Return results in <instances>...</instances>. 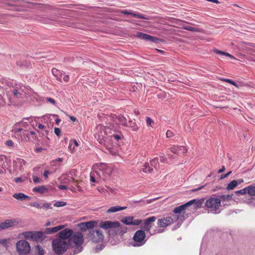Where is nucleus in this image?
<instances>
[{
  "label": "nucleus",
  "instance_id": "17",
  "mask_svg": "<svg viewBox=\"0 0 255 255\" xmlns=\"http://www.w3.org/2000/svg\"><path fill=\"white\" fill-rule=\"evenodd\" d=\"M171 152L180 155L187 152V150L184 146H173L170 148Z\"/></svg>",
  "mask_w": 255,
  "mask_h": 255
},
{
  "label": "nucleus",
  "instance_id": "2",
  "mask_svg": "<svg viewBox=\"0 0 255 255\" xmlns=\"http://www.w3.org/2000/svg\"><path fill=\"white\" fill-rule=\"evenodd\" d=\"M84 238L82 233L80 231L73 232L72 235L68 240V244L74 249V254L82 252Z\"/></svg>",
  "mask_w": 255,
  "mask_h": 255
},
{
  "label": "nucleus",
  "instance_id": "9",
  "mask_svg": "<svg viewBox=\"0 0 255 255\" xmlns=\"http://www.w3.org/2000/svg\"><path fill=\"white\" fill-rule=\"evenodd\" d=\"M123 138V135L121 132L113 133L111 130L109 135V142L107 143L109 145H114V144H118V142L120 140H122Z\"/></svg>",
  "mask_w": 255,
  "mask_h": 255
},
{
  "label": "nucleus",
  "instance_id": "19",
  "mask_svg": "<svg viewBox=\"0 0 255 255\" xmlns=\"http://www.w3.org/2000/svg\"><path fill=\"white\" fill-rule=\"evenodd\" d=\"M14 167L21 170L23 169V166L25 164V161L21 158H17L13 161Z\"/></svg>",
  "mask_w": 255,
  "mask_h": 255
},
{
  "label": "nucleus",
  "instance_id": "57",
  "mask_svg": "<svg viewBox=\"0 0 255 255\" xmlns=\"http://www.w3.org/2000/svg\"><path fill=\"white\" fill-rule=\"evenodd\" d=\"M14 181L16 183H20L23 182L24 180L21 177H17L14 179Z\"/></svg>",
  "mask_w": 255,
  "mask_h": 255
},
{
  "label": "nucleus",
  "instance_id": "22",
  "mask_svg": "<svg viewBox=\"0 0 255 255\" xmlns=\"http://www.w3.org/2000/svg\"><path fill=\"white\" fill-rule=\"evenodd\" d=\"M12 197L19 201L29 200L30 197L22 193H17L13 194Z\"/></svg>",
  "mask_w": 255,
  "mask_h": 255
},
{
  "label": "nucleus",
  "instance_id": "25",
  "mask_svg": "<svg viewBox=\"0 0 255 255\" xmlns=\"http://www.w3.org/2000/svg\"><path fill=\"white\" fill-rule=\"evenodd\" d=\"M136 36L137 37L146 41H149L150 39L152 38L151 35L140 32H138L137 33Z\"/></svg>",
  "mask_w": 255,
  "mask_h": 255
},
{
  "label": "nucleus",
  "instance_id": "36",
  "mask_svg": "<svg viewBox=\"0 0 255 255\" xmlns=\"http://www.w3.org/2000/svg\"><path fill=\"white\" fill-rule=\"evenodd\" d=\"M150 163L152 166H153L155 169L157 170L159 165L158 159L157 157L154 158L150 160Z\"/></svg>",
  "mask_w": 255,
  "mask_h": 255
},
{
  "label": "nucleus",
  "instance_id": "54",
  "mask_svg": "<svg viewBox=\"0 0 255 255\" xmlns=\"http://www.w3.org/2000/svg\"><path fill=\"white\" fill-rule=\"evenodd\" d=\"M3 162V159L2 157L0 156V174L3 173V170L2 168V164Z\"/></svg>",
  "mask_w": 255,
  "mask_h": 255
},
{
  "label": "nucleus",
  "instance_id": "16",
  "mask_svg": "<svg viewBox=\"0 0 255 255\" xmlns=\"http://www.w3.org/2000/svg\"><path fill=\"white\" fill-rule=\"evenodd\" d=\"M196 201L195 199H193L190 200V201L187 202L186 203L180 205L176 207L174 210L173 212L175 214L180 213L182 211L184 210L188 207L190 206L191 205L193 204V203Z\"/></svg>",
  "mask_w": 255,
  "mask_h": 255
},
{
  "label": "nucleus",
  "instance_id": "13",
  "mask_svg": "<svg viewBox=\"0 0 255 255\" xmlns=\"http://www.w3.org/2000/svg\"><path fill=\"white\" fill-rule=\"evenodd\" d=\"M73 231L69 228L65 229L58 233L59 239L65 241L69 239L72 235Z\"/></svg>",
  "mask_w": 255,
  "mask_h": 255
},
{
  "label": "nucleus",
  "instance_id": "59",
  "mask_svg": "<svg viewBox=\"0 0 255 255\" xmlns=\"http://www.w3.org/2000/svg\"><path fill=\"white\" fill-rule=\"evenodd\" d=\"M5 144L8 146H11L13 145V142L11 140H8L6 141Z\"/></svg>",
  "mask_w": 255,
  "mask_h": 255
},
{
  "label": "nucleus",
  "instance_id": "30",
  "mask_svg": "<svg viewBox=\"0 0 255 255\" xmlns=\"http://www.w3.org/2000/svg\"><path fill=\"white\" fill-rule=\"evenodd\" d=\"M76 172L77 171L75 169H72L67 173L66 175L68 178H71L72 182H76L73 177L76 175Z\"/></svg>",
  "mask_w": 255,
  "mask_h": 255
},
{
  "label": "nucleus",
  "instance_id": "33",
  "mask_svg": "<svg viewBox=\"0 0 255 255\" xmlns=\"http://www.w3.org/2000/svg\"><path fill=\"white\" fill-rule=\"evenodd\" d=\"M247 193L251 196H255V186L250 185L247 187Z\"/></svg>",
  "mask_w": 255,
  "mask_h": 255
},
{
  "label": "nucleus",
  "instance_id": "14",
  "mask_svg": "<svg viewBox=\"0 0 255 255\" xmlns=\"http://www.w3.org/2000/svg\"><path fill=\"white\" fill-rule=\"evenodd\" d=\"M173 219L170 217H166L158 220V226L159 227H166L173 223Z\"/></svg>",
  "mask_w": 255,
  "mask_h": 255
},
{
  "label": "nucleus",
  "instance_id": "32",
  "mask_svg": "<svg viewBox=\"0 0 255 255\" xmlns=\"http://www.w3.org/2000/svg\"><path fill=\"white\" fill-rule=\"evenodd\" d=\"M238 185V182L237 180H234L232 181L227 187V189L231 190L234 189Z\"/></svg>",
  "mask_w": 255,
  "mask_h": 255
},
{
  "label": "nucleus",
  "instance_id": "40",
  "mask_svg": "<svg viewBox=\"0 0 255 255\" xmlns=\"http://www.w3.org/2000/svg\"><path fill=\"white\" fill-rule=\"evenodd\" d=\"M58 180L60 181L61 183L63 184H67L70 182V179H68V177L67 178L63 176L59 177Z\"/></svg>",
  "mask_w": 255,
  "mask_h": 255
},
{
  "label": "nucleus",
  "instance_id": "24",
  "mask_svg": "<svg viewBox=\"0 0 255 255\" xmlns=\"http://www.w3.org/2000/svg\"><path fill=\"white\" fill-rule=\"evenodd\" d=\"M52 74L56 78L57 80L59 82H62V73L58 69L56 68H53L52 69Z\"/></svg>",
  "mask_w": 255,
  "mask_h": 255
},
{
  "label": "nucleus",
  "instance_id": "51",
  "mask_svg": "<svg viewBox=\"0 0 255 255\" xmlns=\"http://www.w3.org/2000/svg\"><path fill=\"white\" fill-rule=\"evenodd\" d=\"M231 173H232V171H230L227 172L226 174H222L221 176V177H220V179H223L224 178L228 177L231 174Z\"/></svg>",
  "mask_w": 255,
  "mask_h": 255
},
{
  "label": "nucleus",
  "instance_id": "41",
  "mask_svg": "<svg viewBox=\"0 0 255 255\" xmlns=\"http://www.w3.org/2000/svg\"><path fill=\"white\" fill-rule=\"evenodd\" d=\"M204 201V199L202 198L199 200L195 201L194 203H195V207L196 208H200L202 206V205L203 204Z\"/></svg>",
  "mask_w": 255,
  "mask_h": 255
},
{
  "label": "nucleus",
  "instance_id": "53",
  "mask_svg": "<svg viewBox=\"0 0 255 255\" xmlns=\"http://www.w3.org/2000/svg\"><path fill=\"white\" fill-rule=\"evenodd\" d=\"M166 135L167 138L171 137L173 136V133L172 131H171L170 130H168L166 131Z\"/></svg>",
  "mask_w": 255,
  "mask_h": 255
},
{
  "label": "nucleus",
  "instance_id": "58",
  "mask_svg": "<svg viewBox=\"0 0 255 255\" xmlns=\"http://www.w3.org/2000/svg\"><path fill=\"white\" fill-rule=\"evenodd\" d=\"M69 75H65L63 76V80L64 82H68L69 81Z\"/></svg>",
  "mask_w": 255,
  "mask_h": 255
},
{
  "label": "nucleus",
  "instance_id": "38",
  "mask_svg": "<svg viewBox=\"0 0 255 255\" xmlns=\"http://www.w3.org/2000/svg\"><path fill=\"white\" fill-rule=\"evenodd\" d=\"M183 29L193 32H199L200 30L198 28L194 27L191 26L186 25L183 27Z\"/></svg>",
  "mask_w": 255,
  "mask_h": 255
},
{
  "label": "nucleus",
  "instance_id": "27",
  "mask_svg": "<svg viewBox=\"0 0 255 255\" xmlns=\"http://www.w3.org/2000/svg\"><path fill=\"white\" fill-rule=\"evenodd\" d=\"M44 251L43 249L39 246L37 245L34 248V254L33 255H44Z\"/></svg>",
  "mask_w": 255,
  "mask_h": 255
},
{
  "label": "nucleus",
  "instance_id": "55",
  "mask_svg": "<svg viewBox=\"0 0 255 255\" xmlns=\"http://www.w3.org/2000/svg\"><path fill=\"white\" fill-rule=\"evenodd\" d=\"M32 178L34 183L37 184L40 182V179L38 177L36 176H33Z\"/></svg>",
  "mask_w": 255,
  "mask_h": 255
},
{
  "label": "nucleus",
  "instance_id": "1",
  "mask_svg": "<svg viewBox=\"0 0 255 255\" xmlns=\"http://www.w3.org/2000/svg\"><path fill=\"white\" fill-rule=\"evenodd\" d=\"M98 225V222L96 221H90L86 222L80 223L78 224L81 231L86 232L89 230L87 234V238L93 243H99L104 240V235L99 230H94V228Z\"/></svg>",
  "mask_w": 255,
  "mask_h": 255
},
{
  "label": "nucleus",
  "instance_id": "39",
  "mask_svg": "<svg viewBox=\"0 0 255 255\" xmlns=\"http://www.w3.org/2000/svg\"><path fill=\"white\" fill-rule=\"evenodd\" d=\"M22 235L26 239L32 240L33 231H28L22 233Z\"/></svg>",
  "mask_w": 255,
  "mask_h": 255
},
{
  "label": "nucleus",
  "instance_id": "7",
  "mask_svg": "<svg viewBox=\"0 0 255 255\" xmlns=\"http://www.w3.org/2000/svg\"><path fill=\"white\" fill-rule=\"evenodd\" d=\"M145 237L144 231L142 230H137L133 236L134 243L132 244V246L134 247L143 246L146 242V240L145 239Z\"/></svg>",
  "mask_w": 255,
  "mask_h": 255
},
{
  "label": "nucleus",
  "instance_id": "42",
  "mask_svg": "<svg viewBox=\"0 0 255 255\" xmlns=\"http://www.w3.org/2000/svg\"><path fill=\"white\" fill-rule=\"evenodd\" d=\"M99 173L97 172H93L90 174V181L92 182H97L98 181L96 179V174L98 175Z\"/></svg>",
  "mask_w": 255,
  "mask_h": 255
},
{
  "label": "nucleus",
  "instance_id": "21",
  "mask_svg": "<svg viewBox=\"0 0 255 255\" xmlns=\"http://www.w3.org/2000/svg\"><path fill=\"white\" fill-rule=\"evenodd\" d=\"M14 221L12 220H7L0 223V231L6 229L13 226Z\"/></svg>",
  "mask_w": 255,
  "mask_h": 255
},
{
  "label": "nucleus",
  "instance_id": "34",
  "mask_svg": "<svg viewBox=\"0 0 255 255\" xmlns=\"http://www.w3.org/2000/svg\"><path fill=\"white\" fill-rule=\"evenodd\" d=\"M233 196V194L221 195L219 199L223 202L228 201L232 199Z\"/></svg>",
  "mask_w": 255,
  "mask_h": 255
},
{
  "label": "nucleus",
  "instance_id": "43",
  "mask_svg": "<svg viewBox=\"0 0 255 255\" xmlns=\"http://www.w3.org/2000/svg\"><path fill=\"white\" fill-rule=\"evenodd\" d=\"M66 205V203L63 201H57L54 204V206L57 207H63Z\"/></svg>",
  "mask_w": 255,
  "mask_h": 255
},
{
  "label": "nucleus",
  "instance_id": "12",
  "mask_svg": "<svg viewBox=\"0 0 255 255\" xmlns=\"http://www.w3.org/2000/svg\"><path fill=\"white\" fill-rule=\"evenodd\" d=\"M120 13L125 14V15H131L132 16L138 18H141V19H149L148 17H147L145 15H143L142 14H140L138 13L134 12L133 11L131 10H120L119 11Z\"/></svg>",
  "mask_w": 255,
  "mask_h": 255
},
{
  "label": "nucleus",
  "instance_id": "4",
  "mask_svg": "<svg viewBox=\"0 0 255 255\" xmlns=\"http://www.w3.org/2000/svg\"><path fill=\"white\" fill-rule=\"evenodd\" d=\"M99 227L104 230L116 229V234L123 235L127 232V229L118 221H101Z\"/></svg>",
  "mask_w": 255,
  "mask_h": 255
},
{
  "label": "nucleus",
  "instance_id": "45",
  "mask_svg": "<svg viewBox=\"0 0 255 255\" xmlns=\"http://www.w3.org/2000/svg\"><path fill=\"white\" fill-rule=\"evenodd\" d=\"M247 193V187L244 188V189H242L241 190H238V191H236L235 192V193L237 194H240L241 195H244V194H245L246 193Z\"/></svg>",
  "mask_w": 255,
  "mask_h": 255
},
{
  "label": "nucleus",
  "instance_id": "64",
  "mask_svg": "<svg viewBox=\"0 0 255 255\" xmlns=\"http://www.w3.org/2000/svg\"><path fill=\"white\" fill-rule=\"evenodd\" d=\"M160 160L161 162L164 163L166 161V158L164 156H160Z\"/></svg>",
  "mask_w": 255,
  "mask_h": 255
},
{
  "label": "nucleus",
  "instance_id": "5",
  "mask_svg": "<svg viewBox=\"0 0 255 255\" xmlns=\"http://www.w3.org/2000/svg\"><path fill=\"white\" fill-rule=\"evenodd\" d=\"M221 200L218 198L211 197L206 200L205 205L208 212L213 214H219L221 212L220 209Z\"/></svg>",
  "mask_w": 255,
  "mask_h": 255
},
{
  "label": "nucleus",
  "instance_id": "8",
  "mask_svg": "<svg viewBox=\"0 0 255 255\" xmlns=\"http://www.w3.org/2000/svg\"><path fill=\"white\" fill-rule=\"evenodd\" d=\"M16 251L19 255H27L30 251V246L28 242L20 240L16 243Z\"/></svg>",
  "mask_w": 255,
  "mask_h": 255
},
{
  "label": "nucleus",
  "instance_id": "47",
  "mask_svg": "<svg viewBox=\"0 0 255 255\" xmlns=\"http://www.w3.org/2000/svg\"><path fill=\"white\" fill-rule=\"evenodd\" d=\"M41 207V208H45L46 209H52L51 204L48 203H45L43 204L42 206Z\"/></svg>",
  "mask_w": 255,
  "mask_h": 255
},
{
  "label": "nucleus",
  "instance_id": "26",
  "mask_svg": "<svg viewBox=\"0 0 255 255\" xmlns=\"http://www.w3.org/2000/svg\"><path fill=\"white\" fill-rule=\"evenodd\" d=\"M127 207H121L119 206H113L110 208L108 211V213H114L116 212L119 211H121L124 209H126Z\"/></svg>",
  "mask_w": 255,
  "mask_h": 255
},
{
  "label": "nucleus",
  "instance_id": "23",
  "mask_svg": "<svg viewBox=\"0 0 255 255\" xmlns=\"http://www.w3.org/2000/svg\"><path fill=\"white\" fill-rule=\"evenodd\" d=\"M115 122H119L121 125L126 126L128 125L127 120L126 118L122 116H115Z\"/></svg>",
  "mask_w": 255,
  "mask_h": 255
},
{
  "label": "nucleus",
  "instance_id": "63",
  "mask_svg": "<svg viewBox=\"0 0 255 255\" xmlns=\"http://www.w3.org/2000/svg\"><path fill=\"white\" fill-rule=\"evenodd\" d=\"M47 101L48 102H49L50 103H51V104H52L53 105H55V100L51 98H47Z\"/></svg>",
  "mask_w": 255,
  "mask_h": 255
},
{
  "label": "nucleus",
  "instance_id": "46",
  "mask_svg": "<svg viewBox=\"0 0 255 255\" xmlns=\"http://www.w3.org/2000/svg\"><path fill=\"white\" fill-rule=\"evenodd\" d=\"M146 122L147 126L152 127V124H153V120L149 117H147L146 119Z\"/></svg>",
  "mask_w": 255,
  "mask_h": 255
},
{
  "label": "nucleus",
  "instance_id": "52",
  "mask_svg": "<svg viewBox=\"0 0 255 255\" xmlns=\"http://www.w3.org/2000/svg\"><path fill=\"white\" fill-rule=\"evenodd\" d=\"M23 137L24 138V139H25V140L26 141H30V135L29 134V133H24L23 132Z\"/></svg>",
  "mask_w": 255,
  "mask_h": 255
},
{
  "label": "nucleus",
  "instance_id": "37",
  "mask_svg": "<svg viewBox=\"0 0 255 255\" xmlns=\"http://www.w3.org/2000/svg\"><path fill=\"white\" fill-rule=\"evenodd\" d=\"M38 128L39 129H41L42 130V131L40 132V133L42 134V135L44 136V135H46L48 134V131L47 130L44 129V126L43 125H42L41 124H38ZM38 132L40 133V131H38Z\"/></svg>",
  "mask_w": 255,
  "mask_h": 255
},
{
  "label": "nucleus",
  "instance_id": "50",
  "mask_svg": "<svg viewBox=\"0 0 255 255\" xmlns=\"http://www.w3.org/2000/svg\"><path fill=\"white\" fill-rule=\"evenodd\" d=\"M61 130L60 128H55L54 133L58 136H59L61 135Z\"/></svg>",
  "mask_w": 255,
  "mask_h": 255
},
{
  "label": "nucleus",
  "instance_id": "15",
  "mask_svg": "<svg viewBox=\"0 0 255 255\" xmlns=\"http://www.w3.org/2000/svg\"><path fill=\"white\" fill-rule=\"evenodd\" d=\"M99 173L102 172L105 177H109L112 173V169L105 163L100 164Z\"/></svg>",
  "mask_w": 255,
  "mask_h": 255
},
{
  "label": "nucleus",
  "instance_id": "61",
  "mask_svg": "<svg viewBox=\"0 0 255 255\" xmlns=\"http://www.w3.org/2000/svg\"><path fill=\"white\" fill-rule=\"evenodd\" d=\"M58 187L59 189L61 190H66L68 189V187L64 185H60L59 186H58Z\"/></svg>",
  "mask_w": 255,
  "mask_h": 255
},
{
  "label": "nucleus",
  "instance_id": "60",
  "mask_svg": "<svg viewBox=\"0 0 255 255\" xmlns=\"http://www.w3.org/2000/svg\"><path fill=\"white\" fill-rule=\"evenodd\" d=\"M205 186H206V185H204L201 186L197 188L193 189L192 190V191L196 192V191H199V190L203 189Z\"/></svg>",
  "mask_w": 255,
  "mask_h": 255
},
{
  "label": "nucleus",
  "instance_id": "18",
  "mask_svg": "<svg viewBox=\"0 0 255 255\" xmlns=\"http://www.w3.org/2000/svg\"><path fill=\"white\" fill-rule=\"evenodd\" d=\"M45 238L43 232L40 231H33L32 240L35 241H42Z\"/></svg>",
  "mask_w": 255,
  "mask_h": 255
},
{
  "label": "nucleus",
  "instance_id": "62",
  "mask_svg": "<svg viewBox=\"0 0 255 255\" xmlns=\"http://www.w3.org/2000/svg\"><path fill=\"white\" fill-rule=\"evenodd\" d=\"M50 174V172L48 170H45L43 173V176L45 178H47L48 176V175Z\"/></svg>",
  "mask_w": 255,
  "mask_h": 255
},
{
  "label": "nucleus",
  "instance_id": "56",
  "mask_svg": "<svg viewBox=\"0 0 255 255\" xmlns=\"http://www.w3.org/2000/svg\"><path fill=\"white\" fill-rule=\"evenodd\" d=\"M213 51L214 52H215L216 53H217L218 54H219V55H224L225 53V52H224L223 51L219 50L218 49H214Z\"/></svg>",
  "mask_w": 255,
  "mask_h": 255
},
{
  "label": "nucleus",
  "instance_id": "3",
  "mask_svg": "<svg viewBox=\"0 0 255 255\" xmlns=\"http://www.w3.org/2000/svg\"><path fill=\"white\" fill-rule=\"evenodd\" d=\"M111 131L110 127H104L101 125L97 126L95 130V136L98 142L107 146L109 142V135Z\"/></svg>",
  "mask_w": 255,
  "mask_h": 255
},
{
  "label": "nucleus",
  "instance_id": "44",
  "mask_svg": "<svg viewBox=\"0 0 255 255\" xmlns=\"http://www.w3.org/2000/svg\"><path fill=\"white\" fill-rule=\"evenodd\" d=\"M151 39H150L149 41L154 42L155 43H159L161 41V39L156 37L152 36Z\"/></svg>",
  "mask_w": 255,
  "mask_h": 255
},
{
  "label": "nucleus",
  "instance_id": "10",
  "mask_svg": "<svg viewBox=\"0 0 255 255\" xmlns=\"http://www.w3.org/2000/svg\"><path fill=\"white\" fill-rule=\"evenodd\" d=\"M121 222L127 225L138 226L142 223V220H134L132 216H127L123 218Z\"/></svg>",
  "mask_w": 255,
  "mask_h": 255
},
{
  "label": "nucleus",
  "instance_id": "6",
  "mask_svg": "<svg viewBox=\"0 0 255 255\" xmlns=\"http://www.w3.org/2000/svg\"><path fill=\"white\" fill-rule=\"evenodd\" d=\"M52 246L53 251L57 255H62L67 250L68 244L66 241L56 239L52 241Z\"/></svg>",
  "mask_w": 255,
  "mask_h": 255
},
{
  "label": "nucleus",
  "instance_id": "20",
  "mask_svg": "<svg viewBox=\"0 0 255 255\" xmlns=\"http://www.w3.org/2000/svg\"><path fill=\"white\" fill-rule=\"evenodd\" d=\"M66 225H59L51 228H47L45 230V233L47 234H50L52 233H56L60 230L64 229Z\"/></svg>",
  "mask_w": 255,
  "mask_h": 255
},
{
  "label": "nucleus",
  "instance_id": "31",
  "mask_svg": "<svg viewBox=\"0 0 255 255\" xmlns=\"http://www.w3.org/2000/svg\"><path fill=\"white\" fill-rule=\"evenodd\" d=\"M32 190L33 192H36L41 194L46 191L47 189L44 186H39L34 187Z\"/></svg>",
  "mask_w": 255,
  "mask_h": 255
},
{
  "label": "nucleus",
  "instance_id": "28",
  "mask_svg": "<svg viewBox=\"0 0 255 255\" xmlns=\"http://www.w3.org/2000/svg\"><path fill=\"white\" fill-rule=\"evenodd\" d=\"M126 127H128L131 128L133 131H137L138 130L139 128L136 125V124L132 121H129L128 123V125Z\"/></svg>",
  "mask_w": 255,
  "mask_h": 255
},
{
  "label": "nucleus",
  "instance_id": "48",
  "mask_svg": "<svg viewBox=\"0 0 255 255\" xmlns=\"http://www.w3.org/2000/svg\"><path fill=\"white\" fill-rule=\"evenodd\" d=\"M29 205L31 207H34L37 208H41V207L40 206L39 204L37 202H33L30 203Z\"/></svg>",
  "mask_w": 255,
  "mask_h": 255
},
{
  "label": "nucleus",
  "instance_id": "49",
  "mask_svg": "<svg viewBox=\"0 0 255 255\" xmlns=\"http://www.w3.org/2000/svg\"><path fill=\"white\" fill-rule=\"evenodd\" d=\"M108 145H109L108 143H107V146H105V147L108 149V150L111 154L113 155L115 154L116 152L114 150L113 148L109 147Z\"/></svg>",
  "mask_w": 255,
  "mask_h": 255
},
{
  "label": "nucleus",
  "instance_id": "11",
  "mask_svg": "<svg viewBox=\"0 0 255 255\" xmlns=\"http://www.w3.org/2000/svg\"><path fill=\"white\" fill-rule=\"evenodd\" d=\"M156 218L154 216L150 217L146 219L142 224V228L145 231H149L153 225V223L155 221Z\"/></svg>",
  "mask_w": 255,
  "mask_h": 255
},
{
  "label": "nucleus",
  "instance_id": "29",
  "mask_svg": "<svg viewBox=\"0 0 255 255\" xmlns=\"http://www.w3.org/2000/svg\"><path fill=\"white\" fill-rule=\"evenodd\" d=\"M12 92L13 95L17 98H22V96L24 95V93L20 92V90L17 89L16 88H14L12 89Z\"/></svg>",
  "mask_w": 255,
  "mask_h": 255
},
{
  "label": "nucleus",
  "instance_id": "35",
  "mask_svg": "<svg viewBox=\"0 0 255 255\" xmlns=\"http://www.w3.org/2000/svg\"><path fill=\"white\" fill-rule=\"evenodd\" d=\"M142 171L144 172L151 173L153 171V168L149 166L148 163H145L142 168Z\"/></svg>",
  "mask_w": 255,
  "mask_h": 255
}]
</instances>
